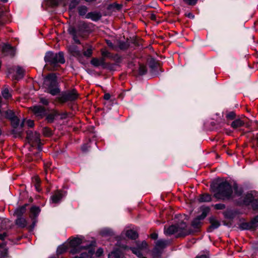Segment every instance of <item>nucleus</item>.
Instances as JSON below:
<instances>
[{
	"instance_id": "obj_29",
	"label": "nucleus",
	"mask_w": 258,
	"mask_h": 258,
	"mask_svg": "<svg viewBox=\"0 0 258 258\" xmlns=\"http://www.w3.org/2000/svg\"><path fill=\"white\" fill-rule=\"evenodd\" d=\"M101 233L103 236H111L113 235V231L109 228H104L101 231Z\"/></svg>"
},
{
	"instance_id": "obj_5",
	"label": "nucleus",
	"mask_w": 258,
	"mask_h": 258,
	"mask_svg": "<svg viewBox=\"0 0 258 258\" xmlns=\"http://www.w3.org/2000/svg\"><path fill=\"white\" fill-rule=\"evenodd\" d=\"M44 85L47 87L48 92L52 95H56L60 92L57 87L56 76L54 74H49L46 77Z\"/></svg>"
},
{
	"instance_id": "obj_58",
	"label": "nucleus",
	"mask_w": 258,
	"mask_h": 258,
	"mask_svg": "<svg viewBox=\"0 0 258 258\" xmlns=\"http://www.w3.org/2000/svg\"><path fill=\"white\" fill-rule=\"evenodd\" d=\"M79 25L80 26H82L83 28H86V25L85 22H80Z\"/></svg>"
},
{
	"instance_id": "obj_59",
	"label": "nucleus",
	"mask_w": 258,
	"mask_h": 258,
	"mask_svg": "<svg viewBox=\"0 0 258 258\" xmlns=\"http://www.w3.org/2000/svg\"><path fill=\"white\" fill-rule=\"evenodd\" d=\"M73 39L77 43H80V41L78 40V39L77 38V36H76V37L74 36L73 37Z\"/></svg>"
},
{
	"instance_id": "obj_40",
	"label": "nucleus",
	"mask_w": 258,
	"mask_h": 258,
	"mask_svg": "<svg viewBox=\"0 0 258 258\" xmlns=\"http://www.w3.org/2000/svg\"><path fill=\"white\" fill-rule=\"evenodd\" d=\"M214 207L217 210H223L225 208V205L223 204H217L215 205Z\"/></svg>"
},
{
	"instance_id": "obj_55",
	"label": "nucleus",
	"mask_w": 258,
	"mask_h": 258,
	"mask_svg": "<svg viewBox=\"0 0 258 258\" xmlns=\"http://www.w3.org/2000/svg\"><path fill=\"white\" fill-rule=\"evenodd\" d=\"M104 98L105 100H109L110 98V95L109 93H106L104 95Z\"/></svg>"
},
{
	"instance_id": "obj_51",
	"label": "nucleus",
	"mask_w": 258,
	"mask_h": 258,
	"mask_svg": "<svg viewBox=\"0 0 258 258\" xmlns=\"http://www.w3.org/2000/svg\"><path fill=\"white\" fill-rule=\"evenodd\" d=\"M88 146L87 144H84L82 146L81 149L83 152H86L88 150Z\"/></svg>"
},
{
	"instance_id": "obj_39",
	"label": "nucleus",
	"mask_w": 258,
	"mask_h": 258,
	"mask_svg": "<svg viewBox=\"0 0 258 258\" xmlns=\"http://www.w3.org/2000/svg\"><path fill=\"white\" fill-rule=\"evenodd\" d=\"M235 113L233 111L229 112L226 115V117L229 119H233L235 117Z\"/></svg>"
},
{
	"instance_id": "obj_48",
	"label": "nucleus",
	"mask_w": 258,
	"mask_h": 258,
	"mask_svg": "<svg viewBox=\"0 0 258 258\" xmlns=\"http://www.w3.org/2000/svg\"><path fill=\"white\" fill-rule=\"evenodd\" d=\"M251 223H253L254 227L256 226V224L258 223V215L254 217L251 221Z\"/></svg>"
},
{
	"instance_id": "obj_11",
	"label": "nucleus",
	"mask_w": 258,
	"mask_h": 258,
	"mask_svg": "<svg viewBox=\"0 0 258 258\" xmlns=\"http://www.w3.org/2000/svg\"><path fill=\"white\" fill-rule=\"evenodd\" d=\"M33 114L38 119L42 118L46 114L45 109L41 106L36 105L30 108Z\"/></svg>"
},
{
	"instance_id": "obj_22",
	"label": "nucleus",
	"mask_w": 258,
	"mask_h": 258,
	"mask_svg": "<svg viewBox=\"0 0 258 258\" xmlns=\"http://www.w3.org/2000/svg\"><path fill=\"white\" fill-rule=\"evenodd\" d=\"M244 123V121L240 119H236L232 122L231 126L232 128L236 129L243 126Z\"/></svg>"
},
{
	"instance_id": "obj_52",
	"label": "nucleus",
	"mask_w": 258,
	"mask_h": 258,
	"mask_svg": "<svg viewBox=\"0 0 258 258\" xmlns=\"http://www.w3.org/2000/svg\"><path fill=\"white\" fill-rule=\"evenodd\" d=\"M7 236V234L6 232L3 233V234H0V239L4 240Z\"/></svg>"
},
{
	"instance_id": "obj_54",
	"label": "nucleus",
	"mask_w": 258,
	"mask_h": 258,
	"mask_svg": "<svg viewBox=\"0 0 258 258\" xmlns=\"http://www.w3.org/2000/svg\"><path fill=\"white\" fill-rule=\"evenodd\" d=\"M195 258H209V256L206 254H202L197 255Z\"/></svg>"
},
{
	"instance_id": "obj_56",
	"label": "nucleus",
	"mask_w": 258,
	"mask_h": 258,
	"mask_svg": "<svg viewBox=\"0 0 258 258\" xmlns=\"http://www.w3.org/2000/svg\"><path fill=\"white\" fill-rule=\"evenodd\" d=\"M106 43L108 45V46L110 47H112L113 46L112 43L111 42L110 40H106Z\"/></svg>"
},
{
	"instance_id": "obj_45",
	"label": "nucleus",
	"mask_w": 258,
	"mask_h": 258,
	"mask_svg": "<svg viewBox=\"0 0 258 258\" xmlns=\"http://www.w3.org/2000/svg\"><path fill=\"white\" fill-rule=\"evenodd\" d=\"M6 255V250L3 247H0V258H4Z\"/></svg>"
},
{
	"instance_id": "obj_31",
	"label": "nucleus",
	"mask_w": 258,
	"mask_h": 258,
	"mask_svg": "<svg viewBox=\"0 0 258 258\" xmlns=\"http://www.w3.org/2000/svg\"><path fill=\"white\" fill-rule=\"evenodd\" d=\"M80 0H70L69 10H72L79 4Z\"/></svg>"
},
{
	"instance_id": "obj_21",
	"label": "nucleus",
	"mask_w": 258,
	"mask_h": 258,
	"mask_svg": "<svg viewBox=\"0 0 258 258\" xmlns=\"http://www.w3.org/2000/svg\"><path fill=\"white\" fill-rule=\"evenodd\" d=\"M27 206V204H25L24 206L17 208L15 210L14 214L17 217H22V215L26 212V208Z\"/></svg>"
},
{
	"instance_id": "obj_14",
	"label": "nucleus",
	"mask_w": 258,
	"mask_h": 258,
	"mask_svg": "<svg viewBox=\"0 0 258 258\" xmlns=\"http://www.w3.org/2000/svg\"><path fill=\"white\" fill-rule=\"evenodd\" d=\"M64 196L63 192L57 190L51 197L50 202L52 204H57L60 202L62 198Z\"/></svg>"
},
{
	"instance_id": "obj_46",
	"label": "nucleus",
	"mask_w": 258,
	"mask_h": 258,
	"mask_svg": "<svg viewBox=\"0 0 258 258\" xmlns=\"http://www.w3.org/2000/svg\"><path fill=\"white\" fill-rule=\"evenodd\" d=\"M40 102L44 105H47L48 104V101L45 98L42 97L40 98Z\"/></svg>"
},
{
	"instance_id": "obj_1",
	"label": "nucleus",
	"mask_w": 258,
	"mask_h": 258,
	"mask_svg": "<svg viewBox=\"0 0 258 258\" xmlns=\"http://www.w3.org/2000/svg\"><path fill=\"white\" fill-rule=\"evenodd\" d=\"M83 240L84 237L81 235L71 240L70 242V247L71 248V253L75 254L81 252L83 249L85 250V251L81 252L79 256H76L74 258H92L94 253L95 250L92 247L81 246V244L83 243Z\"/></svg>"
},
{
	"instance_id": "obj_34",
	"label": "nucleus",
	"mask_w": 258,
	"mask_h": 258,
	"mask_svg": "<svg viewBox=\"0 0 258 258\" xmlns=\"http://www.w3.org/2000/svg\"><path fill=\"white\" fill-rule=\"evenodd\" d=\"M2 95L5 99H9L11 97V95L9 93V90L7 88H5L3 90Z\"/></svg>"
},
{
	"instance_id": "obj_10",
	"label": "nucleus",
	"mask_w": 258,
	"mask_h": 258,
	"mask_svg": "<svg viewBox=\"0 0 258 258\" xmlns=\"http://www.w3.org/2000/svg\"><path fill=\"white\" fill-rule=\"evenodd\" d=\"M27 140L29 143L33 145L34 144H39L40 143V135L36 132L28 131L27 132Z\"/></svg>"
},
{
	"instance_id": "obj_44",
	"label": "nucleus",
	"mask_w": 258,
	"mask_h": 258,
	"mask_svg": "<svg viewBox=\"0 0 258 258\" xmlns=\"http://www.w3.org/2000/svg\"><path fill=\"white\" fill-rule=\"evenodd\" d=\"M103 253V249L102 248H99L97 249L95 253L97 257H100Z\"/></svg>"
},
{
	"instance_id": "obj_3",
	"label": "nucleus",
	"mask_w": 258,
	"mask_h": 258,
	"mask_svg": "<svg viewBox=\"0 0 258 258\" xmlns=\"http://www.w3.org/2000/svg\"><path fill=\"white\" fill-rule=\"evenodd\" d=\"M45 61L53 67H57L59 64L65 62L63 53L62 52L54 53L52 51H48L44 57Z\"/></svg>"
},
{
	"instance_id": "obj_49",
	"label": "nucleus",
	"mask_w": 258,
	"mask_h": 258,
	"mask_svg": "<svg viewBox=\"0 0 258 258\" xmlns=\"http://www.w3.org/2000/svg\"><path fill=\"white\" fill-rule=\"evenodd\" d=\"M33 182L34 183V185H35V184H40V180L38 177L36 176L33 178Z\"/></svg>"
},
{
	"instance_id": "obj_42",
	"label": "nucleus",
	"mask_w": 258,
	"mask_h": 258,
	"mask_svg": "<svg viewBox=\"0 0 258 258\" xmlns=\"http://www.w3.org/2000/svg\"><path fill=\"white\" fill-rule=\"evenodd\" d=\"M101 54L102 55V57H110V53L106 50H103L102 49L101 50Z\"/></svg>"
},
{
	"instance_id": "obj_27",
	"label": "nucleus",
	"mask_w": 258,
	"mask_h": 258,
	"mask_svg": "<svg viewBox=\"0 0 258 258\" xmlns=\"http://www.w3.org/2000/svg\"><path fill=\"white\" fill-rule=\"evenodd\" d=\"M254 199L252 194H247L245 195L243 202L246 205H249L250 203L252 205L253 200H254Z\"/></svg>"
},
{
	"instance_id": "obj_35",
	"label": "nucleus",
	"mask_w": 258,
	"mask_h": 258,
	"mask_svg": "<svg viewBox=\"0 0 258 258\" xmlns=\"http://www.w3.org/2000/svg\"><path fill=\"white\" fill-rule=\"evenodd\" d=\"M84 55L87 57H90L92 54V48L90 47L83 52Z\"/></svg>"
},
{
	"instance_id": "obj_24",
	"label": "nucleus",
	"mask_w": 258,
	"mask_h": 258,
	"mask_svg": "<svg viewBox=\"0 0 258 258\" xmlns=\"http://www.w3.org/2000/svg\"><path fill=\"white\" fill-rule=\"evenodd\" d=\"M239 228L242 230H248L254 228V225L251 222L249 223L243 222L239 225Z\"/></svg>"
},
{
	"instance_id": "obj_25",
	"label": "nucleus",
	"mask_w": 258,
	"mask_h": 258,
	"mask_svg": "<svg viewBox=\"0 0 258 258\" xmlns=\"http://www.w3.org/2000/svg\"><path fill=\"white\" fill-rule=\"evenodd\" d=\"M100 16L97 13L90 12L86 14L85 18L87 19H91L93 21H97L100 18Z\"/></svg>"
},
{
	"instance_id": "obj_16",
	"label": "nucleus",
	"mask_w": 258,
	"mask_h": 258,
	"mask_svg": "<svg viewBox=\"0 0 258 258\" xmlns=\"http://www.w3.org/2000/svg\"><path fill=\"white\" fill-rule=\"evenodd\" d=\"M210 226L209 227L208 232H212L213 230L218 228L220 225V222L213 217L210 218Z\"/></svg>"
},
{
	"instance_id": "obj_23",
	"label": "nucleus",
	"mask_w": 258,
	"mask_h": 258,
	"mask_svg": "<svg viewBox=\"0 0 258 258\" xmlns=\"http://www.w3.org/2000/svg\"><path fill=\"white\" fill-rule=\"evenodd\" d=\"M122 253L119 249L115 250L112 251L108 254V258H121L122 256Z\"/></svg>"
},
{
	"instance_id": "obj_6",
	"label": "nucleus",
	"mask_w": 258,
	"mask_h": 258,
	"mask_svg": "<svg viewBox=\"0 0 258 258\" xmlns=\"http://www.w3.org/2000/svg\"><path fill=\"white\" fill-rule=\"evenodd\" d=\"M169 243V241L166 240L160 239L157 240L152 251L153 256L157 257L160 256L162 249L165 248Z\"/></svg>"
},
{
	"instance_id": "obj_50",
	"label": "nucleus",
	"mask_w": 258,
	"mask_h": 258,
	"mask_svg": "<svg viewBox=\"0 0 258 258\" xmlns=\"http://www.w3.org/2000/svg\"><path fill=\"white\" fill-rule=\"evenodd\" d=\"M26 123H27V125L30 127H33L34 125V122L33 120H28L26 121Z\"/></svg>"
},
{
	"instance_id": "obj_53",
	"label": "nucleus",
	"mask_w": 258,
	"mask_h": 258,
	"mask_svg": "<svg viewBox=\"0 0 258 258\" xmlns=\"http://www.w3.org/2000/svg\"><path fill=\"white\" fill-rule=\"evenodd\" d=\"M151 237L153 239H156L158 238V234L156 233L151 234Z\"/></svg>"
},
{
	"instance_id": "obj_12",
	"label": "nucleus",
	"mask_w": 258,
	"mask_h": 258,
	"mask_svg": "<svg viewBox=\"0 0 258 258\" xmlns=\"http://www.w3.org/2000/svg\"><path fill=\"white\" fill-rule=\"evenodd\" d=\"M40 212V209L38 207L33 206L30 209V217L33 220V223L31 226V229H32L35 227L36 221L35 218L37 217Z\"/></svg>"
},
{
	"instance_id": "obj_7",
	"label": "nucleus",
	"mask_w": 258,
	"mask_h": 258,
	"mask_svg": "<svg viewBox=\"0 0 258 258\" xmlns=\"http://www.w3.org/2000/svg\"><path fill=\"white\" fill-rule=\"evenodd\" d=\"M133 253L137 255L139 258H145L144 252L148 250V244L145 241L137 244L136 247L131 248Z\"/></svg>"
},
{
	"instance_id": "obj_26",
	"label": "nucleus",
	"mask_w": 258,
	"mask_h": 258,
	"mask_svg": "<svg viewBox=\"0 0 258 258\" xmlns=\"http://www.w3.org/2000/svg\"><path fill=\"white\" fill-rule=\"evenodd\" d=\"M17 76L15 79L19 80L22 79L24 75V70L20 67L18 66L16 70Z\"/></svg>"
},
{
	"instance_id": "obj_63",
	"label": "nucleus",
	"mask_w": 258,
	"mask_h": 258,
	"mask_svg": "<svg viewBox=\"0 0 258 258\" xmlns=\"http://www.w3.org/2000/svg\"><path fill=\"white\" fill-rule=\"evenodd\" d=\"M1 2L4 3H6L8 2V0H0Z\"/></svg>"
},
{
	"instance_id": "obj_41",
	"label": "nucleus",
	"mask_w": 258,
	"mask_h": 258,
	"mask_svg": "<svg viewBox=\"0 0 258 258\" xmlns=\"http://www.w3.org/2000/svg\"><path fill=\"white\" fill-rule=\"evenodd\" d=\"M183 2L188 5H195L198 0H183Z\"/></svg>"
},
{
	"instance_id": "obj_9",
	"label": "nucleus",
	"mask_w": 258,
	"mask_h": 258,
	"mask_svg": "<svg viewBox=\"0 0 258 258\" xmlns=\"http://www.w3.org/2000/svg\"><path fill=\"white\" fill-rule=\"evenodd\" d=\"M209 212V209L208 207L202 209V213L201 215L198 216L194 219L191 225L195 228H199L201 224V220L204 219Z\"/></svg>"
},
{
	"instance_id": "obj_4",
	"label": "nucleus",
	"mask_w": 258,
	"mask_h": 258,
	"mask_svg": "<svg viewBox=\"0 0 258 258\" xmlns=\"http://www.w3.org/2000/svg\"><path fill=\"white\" fill-rule=\"evenodd\" d=\"M186 224L184 222H181L177 225H172L168 227H164V234L166 235L176 234V237L184 236L187 234L185 228Z\"/></svg>"
},
{
	"instance_id": "obj_47",
	"label": "nucleus",
	"mask_w": 258,
	"mask_h": 258,
	"mask_svg": "<svg viewBox=\"0 0 258 258\" xmlns=\"http://www.w3.org/2000/svg\"><path fill=\"white\" fill-rule=\"evenodd\" d=\"M69 31L70 33L73 35V36L76 37V29L74 28H70L69 29Z\"/></svg>"
},
{
	"instance_id": "obj_33",
	"label": "nucleus",
	"mask_w": 258,
	"mask_h": 258,
	"mask_svg": "<svg viewBox=\"0 0 258 258\" xmlns=\"http://www.w3.org/2000/svg\"><path fill=\"white\" fill-rule=\"evenodd\" d=\"M42 133H43V135L46 137H49L52 134L51 130L47 127H45L43 128Z\"/></svg>"
},
{
	"instance_id": "obj_17",
	"label": "nucleus",
	"mask_w": 258,
	"mask_h": 258,
	"mask_svg": "<svg viewBox=\"0 0 258 258\" xmlns=\"http://www.w3.org/2000/svg\"><path fill=\"white\" fill-rule=\"evenodd\" d=\"M70 53L73 56L80 57L81 56V52L79 50L78 47L76 45H70L68 48Z\"/></svg>"
},
{
	"instance_id": "obj_13",
	"label": "nucleus",
	"mask_w": 258,
	"mask_h": 258,
	"mask_svg": "<svg viewBox=\"0 0 258 258\" xmlns=\"http://www.w3.org/2000/svg\"><path fill=\"white\" fill-rule=\"evenodd\" d=\"M12 126L14 128L13 130V134L15 135V136H20L22 133V130L18 131L17 128L19 126L20 120L16 117L14 116L12 119H11Z\"/></svg>"
},
{
	"instance_id": "obj_15",
	"label": "nucleus",
	"mask_w": 258,
	"mask_h": 258,
	"mask_svg": "<svg viewBox=\"0 0 258 258\" xmlns=\"http://www.w3.org/2000/svg\"><path fill=\"white\" fill-rule=\"evenodd\" d=\"M3 52L6 55L14 56L15 54V49L9 44H5L2 48Z\"/></svg>"
},
{
	"instance_id": "obj_61",
	"label": "nucleus",
	"mask_w": 258,
	"mask_h": 258,
	"mask_svg": "<svg viewBox=\"0 0 258 258\" xmlns=\"http://www.w3.org/2000/svg\"><path fill=\"white\" fill-rule=\"evenodd\" d=\"M151 18L152 20H155L156 19V16L154 14H152L151 16Z\"/></svg>"
},
{
	"instance_id": "obj_64",
	"label": "nucleus",
	"mask_w": 258,
	"mask_h": 258,
	"mask_svg": "<svg viewBox=\"0 0 258 258\" xmlns=\"http://www.w3.org/2000/svg\"><path fill=\"white\" fill-rule=\"evenodd\" d=\"M45 169L46 172L47 173L48 172V169H47V168H46V165H45Z\"/></svg>"
},
{
	"instance_id": "obj_38",
	"label": "nucleus",
	"mask_w": 258,
	"mask_h": 258,
	"mask_svg": "<svg viewBox=\"0 0 258 258\" xmlns=\"http://www.w3.org/2000/svg\"><path fill=\"white\" fill-rule=\"evenodd\" d=\"M234 190L235 191V195L234 197L237 196L238 197L240 196L242 194V191L241 189H239L237 186H235L234 187Z\"/></svg>"
},
{
	"instance_id": "obj_19",
	"label": "nucleus",
	"mask_w": 258,
	"mask_h": 258,
	"mask_svg": "<svg viewBox=\"0 0 258 258\" xmlns=\"http://www.w3.org/2000/svg\"><path fill=\"white\" fill-rule=\"evenodd\" d=\"M16 224L19 227L24 228L27 225V221L22 217H17Z\"/></svg>"
},
{
	"instance_id": "obj_37",
	"label": "nucleus",
	"mask_w": 258,
	"mask_h": 258,
	"mask_svg": "<svg viewBox=\"0 0 258 258\" xmlns=\"http://www.w3.org/2000/svg\"><path fill=\"white\" fill-rule=\"evenodd\" d=\"M55 114H49L46 117V120L48 122H52L54 119Z\"/></svg>"
},
{
	"instance_id": "obj_20",
	"label": "nucleus",
	"mask_w": 258,
	"mask_h": 258,
	"mask_svg": "<svg viewBox=\"0 0 258 258\" xmlns=\"http://www.w3.org/2000/svg\"><path fill=\"white\" fill-rule=\"evenodd\" d=\"M125 234L126 237L132 239H135L138 237L137 232L132 229L126 230Z\"/></svg>"
},
{
	"instance_id": "obj_62",
	"label": "nucleus",
	"mask_w": 258,
	"mask_h": 258,
	"mask_svg": "<svg viewBox=\"0 0 258 258\" xmlns=\"http://www.w3.org/2000/svg\"><path fill=\"white\" fill-rule=\"evenodd\" d=\"M188 17L189 18H193L194 17V16L190 13L188 14Z\"/></svg>"
},
{
	"instance_id": "obj_8",
	"label": "nucleus",
	"mask_w": 258,
	"mask_h": 258,
	"mask_svg": "<svg viewBox=\"0 0 258 258\" xmlns=\"http://www.w3.org/2000/svg\"><path fill=\"white\" fill-rule=\"evenodd\" d=\"M78 94L77 91L73 89L68 91L61 94L58 99L60 102L64 103L69 101H73L77 98Z\"/></svg>"
},
{
	"instance_id": "obj_36",
	"label": "nucleus",
	"mask_w": 258,
	"mask_h": 258,
	"mask_svg": "<svg viewBox=\"0 0 258 258\" xmlns=\"http://www.w3.org/2000/svg\"><path fill=\"white\" fill-rule=\"evenodd\" d=\"M147 72L146 67L143 65H140L139 67V74L143 75Z\"/></svg>"
},
{
	"instance_id": "obj_32",
	"label": "nucleus",
	"mask_w": 258,
	"mask_h": 258,
	"mask_svg": "<svg viewBox=\"0 0 258 258\" xmlns=\"http://www.w3.org/2000/svg\"><path fill=\"white\" fill-rule=\"evenodd\" d=\"M67 249V247L65 245H61L58 247L57 249V253L58 254H62Z\"/></svg>"
},
{
	"instance_id": "obj_30",
	"label": "nucleus",
	"mask_w": 258,
	"mask_h": 258,
	"mask_svg": "<svg viewBox=\"0 0 258 258\" xmlns=\"http://www.w3.org/2000/svg\"><path fill=\"white\" fill-rule=\"evenodd\" d=\"M88 9L86 6H82L78 8V12L80 16H84L86 14Z\"/></svg>"
},
{
	"instance_id": "obj_2",
	"label": "nucleus",
	"mask_w": 258,
	"mask_h": 258,
	"mask_svg": "<svg viewBox=\"0 0 258 258\" xmlns=\"http://www.w3.org/2000/svg\"><path fill=\"white\" fill-rule=\"evenodd\" d=\"M211 189L214 193V196L218 199H229L232 197V188L227 181L213 183L211 185Z\"/></svg>"
},
{
	"instance_id": "obj_57",
	"label": "nucleus",
	"mask_w": 258,
	"mask_h": 258,
	"mask_svg": "<svg viewBox=\"0 0 258 258\" xmlns=\"http://www.w3.org/2000/svg\"><path fill=\"white\" fill-rule=\"evenodd\" d=\"M39 184H35V189L38 191H39L41 190L40 188H39Z\"/></svg>"
},
{
	"instance_id": "obj_60",
	"label": "nucleus",
	"mask_w": 258,
	"mask_h": 258,
	"mask_svg": "<svg viewBox=\"0 0 258 258\" xmlns=\"http://www.w3.org/2000/svg\"><path fill=\"white\" fill-rule=\"evenodd\" d=\"M24 122H25V120H23V121L21 123V124L20 125L21 128H22L24 126Z\"/></svg>"
},
{
	"instance_id": "obj_18",
	"label": "nucleus",
	"mask_w": 258,
	"mask_h": 258,
	"mask_svg": "<svg viewBox=\"0 0 258 258\" xmlns=\"http://www.w3.org/2000/svg\"><path fill=\"white\" fill-rule=\"evenodd\" d=\"M91 63L95 67L103 66L105 64L104 58L101 57L100 58H93L91 61Z\"/></svg>"
},
{
	"instance_id": "obj_43",
	"label": "nucleus",
	"mask_w": 258,
	"mask_h": 258,
	"mask_svg": "<svg viewBox=\"0 0 258 258\" xmlns=\"http://www.w3.org/2000/svg\"><path fill=\"white\" fill-rule=\"evenodd\" d=\"M251 206L253 209H258V199H255L254 200H253L252 204Z\"/></svg>"
},
{
	"instance_id": "obj_28",
	"label": "nucleus",
	"mask_w": 258,
	"mask_h": 258,
	"mask_svg": "<svg viewBox=\"0 0 258 258\" xmlns=\"http://www.w3.org/2000/svg\"><path fill=\"white\" fill-rule=\"evenodd\" d=\"M211 200V196L208 194H203L200 196L199 201L200 202H208Z\"/></svg>"
}]
</instances>
